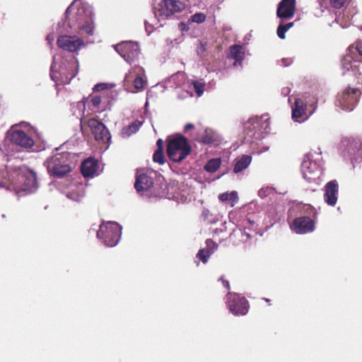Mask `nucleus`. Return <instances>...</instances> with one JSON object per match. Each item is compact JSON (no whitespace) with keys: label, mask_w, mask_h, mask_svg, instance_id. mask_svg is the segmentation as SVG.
<instances>
[{"label":"nucleus","mask_w":362,"mask_h":362,"mask_svg":"<svg viewBox=\"0 0 362 362\" xmlns=\"http://www.w3.org/2000/svg\"><path fill=\"white\" fill-rule=\"evenodd\" d=\"M65 20L58 23L59 33L68 31V28L76 30L80 35L93 36L95 32L93 8L86 2L74 0L66 8Z\"/></svg>","instance_id":"obj_1"},{"label":"nucleus","mask_w":362,"mask_h":362,"mask_svg":"<svg viewBox=\"0 0 362 362\" xmlns=\"http://www.w3.org/2000/svg\"><path fill=\"white\" fill-rule=\"evenodd\" d=\"M0 188L15 191L18 197L33 194L37 190L36 173L25 165L0 169Z\"/></svg>","instance_id":"obj_2"},{"label":"nucleus","mask_w":362,"mask_h":362,"mask_svg":"<svg viewBox=\"0 0 362 362\" xmlns=\"http://www.w3.org/2000/svg\"><path fill=\"white\" fill-rule=\"evenodd\" d=\"M78 63L77 59L71 57L69 59L59 55L53 57L50 66L51 79L57 85H66L77 75Z\"/></svg>","instance_id":"obj_3"},{"label":"nucleus","mask_w":362,"mask_h":362,"mask_svg":"<svg viewBox=\"0 0 362 362\" xmlns=\"http://www.w3.org/2000/svg\"><path fill=\"white\" fill-rule=\"evenodd\" d=\"M323 165L321 152H310L305 155L301 163L303 178L309 183L320 185L322 181Z\"/></svg>","instance_id":"obj_4"},{"label":"nucleus","mask_w":362,"mask_h":362,"mask_svg":"<svg viewBox=\"0 0 362 362\" xmlns=\"http://www.w3.org/2000/svg\"><path fill=\"white\" fill-rule=\"evenodd\" d=\"M59 148H56L55 153L44 163L49 175L58 178L63 177L72 170L73 155L67 151L59 152Z\"/></svg>","instance_id":"obj_5"},{"label":"nucleus","mask_w":362,"mask_h":362,"mask_svg":"<svg viewBox=\"0 0 362 362\" xmlns=\"http://www.w3.org/2000/svg\"><path fill=\"white\" fill-rule=\"evenodd\" d=\"M90 230L96 232L97 238L107 247L116 246L122 236V227L115 221H103L99 226V229L91 228Z\"/></svg>","instance_id":"obj_6"},{"label":"nucleus","mask_w":362,"mask_h":362,"mask_svg":"<svg viewBox=\"0 0 362 362\" xmlns=\"http://www.w3.org/2000/svg\"><path fill=\"white\" fill-rule=\"evenodd\" d=\"M191 151L187 139L183 136L170 139L167 144L168 156L175 163H180L185 159Z\"/></svg>","instance_id":"obj_7"},{"label":"nucleus","mask_w":362,"mask_h":362,"mask_svg":"<svg viewBox=\"0 0 362 362\" xmlns=\"http://www.w3.org/2000/svg\"><path fill=\"white\" fill-rule=\"evenodd\" d=\"M303 210L305 215L296 218L291 225V229L297 234L311 233L315 228V222L311 218L316 214L315 208L310 204H305Z\"/></svg>","instance_id":"obj_8"},{"label":"nucleus","mask_w":362,"mask_h":362,"mask_svg":"<svg viewBox=\"0 0 362 362\" xmlns=\"http://www.w3.org/2000/svg\"><path fill=\"white\" fill-rule=\"evenodd\" d=\"M362 62V40H359L356 47L350 46L346 54L341 60V68L344 70L343 74L351 71L354 74H356L358 71V62Z\"/></svg>","instance_id":"obj_9"},{"label":"nucleus","mask_w":362,"mask_h":362,"mask_svg":"<svg viewBox=\"0 0 362 362\" xmlns=\"http://www.w3.org/2000/svg\"><path fill=\"white\" fill-rule=\"evenodd\" d=\"M185 8V4L179 0H163L158 8H153L154 17L157 21H160L168 18L175 13L181 12Z\"/></svg>","instance_id":"obj_10"},{"label":"nucleus","mask_w":362,"mask_h":362,"mask_svg":"<svg viewBox=\"0 0 362 362\" xmlns=\"http://www.w3.org/2000/svg\"><path fill=\"white\" fill-rule=\"evenodd\" d=\"M115 50L129 64L137 61L141 54L139 44L126 41L112 45Z\"/></svg>","instance_id":"obj_11"},{"label":"nucleus","mask_w":362,"mask_h":362,"mask_svg":"<svg viewBox=\"0 0 362 362\" xmlns=\"http://www.w3.org/2000/svg\"><path fill=\"white\" fill-rule=\"evenodd\" d=\"M362 94L359 88H346L337 96V105L345 111H352L356 105L358 97Z\"/></svg>","instance_id":"obj_12"},{"label":"nucleus","mask_w":362,"mask_h":362,"mask_svg":"<svg viewBox=\"0 0 362 362\" xmlns=\"http://www.w3.org/2000/svg\"><path fill=\"white\" fill-rule=\"evenodd\" d=\"M226 303L230 312L234 315H245L248 313L250 308L248 301L238 293L228 292Z\"/></svg>","instance_id":"obj_13"},{"label":"nucleus","mask_w":362,"mask_h":362,"mask_svg":"<svg viewBox=\"0 0 362 362\" xmlns=\"http://www.w3.org/2000/svg\"><path fill=\"white\" fill-rule=\"evenodd\" d=\"M88 125L95 139L102 144H107V146L111 143V134L106 126L95 118H90L88 121Z\"/></svg>","instance_id":"obj_14"},{"label":"nucleus","mask_w":362,"mask_h":362,"mask_svg":"<svg viewBox=\"0 0 362 362\" xmlns=\"http://www.w3.org/2000/svg\"><path fill=\"white\" fill-rule=\"evenodd\" d=\"M57 45L63 50L74 52L83 47L85 43L76 35H61L57 39Z\"/></svg>","instance_id":"obj_15"},{"label":"nucleus","mask_w":362,"mask_h":362,"mask_svg":"<svg viewBox=\"0 0 362 362\" xmlns=\"http://www.w3.org/2000/svg\"><path fill=\"white\" fill-rule=\"evenodd\" d=\"M338 194L339 184L336 180H332L325 185L323 198L327 205L334 206L338 200Z\"/></svg>","instance_id":"obj_16"},{"label":"nucleus","mask_w":362,"mask_h":362,"mask_svg":"<svg viewBox=\"0 0 362 362\" xmlns=\"http://www.w3.org/2000/svg\"><path fill=\"white\" fill-rule=\"evenodd\" d=\"M9 139L12 145H16L25 148H31L34 141L31 137L22 130H16L10 133Z\"/></svg>","instance_id":"obj_17"},{"label":"nucleus","mask_w":362,"mask_h":362,"mask_svg":"<svg viewBox=\"0 0 362 362\" xmlns=\"http://www.w3.org/2000/svg\"><path fill=\"white\" fill-rule=\"evenodd\" d=\"M153 185V179L146 173H141L136 176L134 187L141 195L149 196L148 192Z\"/></svg>","instance_id":"obj_18"},{"label":"nucleus","mask_w":362,"mask_h":362,"mask_svg":"<svg viewBox=\"0 0 362 362\" xmlns=\"http://www.w3.org/2000/svg\"><path fill=\"white\" fill-rule=\"evenodd\" d=\"M295 8L296 0H281L278 4L276 16L279 18H291Z\"/></svg>","instance_id":"obj_19"},{"label":"nucleus","mask_w":362,"mask_h":362,"mask_svg":"<svg viewBox=\"0 0 362 362\" xmlns=\"http://www.w3.org/2000/svg\"><path fill=\"white\" fill-rule=\"evenodd\" d=\"M144 75V69L139 66H135L132 70L125 75L124 81L130 82L133 80L134 86L136 89H141L144 87L145 81L143 78Z\"/></svg>","instance_id":"obj_20"},{"label":"nucleus","mask_w":362,"mask_h":362,"mask_svg":"<svg viewBox=\"0 0 362 362\" xmlns=\"http://www.w3.org/2000/svg\"><path fill=\"white\" fill-rule=\"evenodd\" d=\"M306 110V104L303 102V100L300 98H296L294 106L292 107V119L294 122H302L306 120L308 118V116H306L305 118L303 119H300L305 115Z\"/></svg>","instance_id":"obj_21"},{"label":"nucleus","mask_w":362,"mask_h":362,"mask_svg":"<svg viewBox=\"0 0 362 362\" xmlns=\"http://www.w3.org/2000/svg\"><path fill=\"white\" fill-rule=\"evenodd\" d=\"M227 57L228 59L234 60V66H242L243 61L245 59V52H243V47L238 45H232L229 49Z\"/></svg>","instance_id":"obj_22"},{"label":"nucleus","mask_w":362,"mask_h":362,"mask_svg":"<svg viewBox=\"0 0 362 362\" xmlns=\"http://www.w3.org/2000/svg\"><path fill=\"white\" fill-rule=\"evenodd\" d=\"M206 248L199 250L197 254V257L199 258L204 264H206L208 262L209 257L218 247V245L211 239L206 240Z\"/></svg>","instance_id":"obj_23"},{"label":"nucleus","mask_w":362,"mask_h":362,"mask_svg":"<svg viewBox=\"0 0 362 362\" xmlns=\"http://www.w3.org/2000/svg\"><path fill=\"white\" fill-rule=\"evenodd\" d=\"M98 163L96 160L88 158L81 163V170L86 177H93L97 172Z\"/></svg>","instance_id":"obj_24"},{"label":"nucleus","mask_w":362,"mask_h":362,"mask_svg":"<svg viewBox=\"0 0 362 362\" xmlns=\"http://www.w3.org/2000/svg\"><path fill=\"white\" fill-rule=\"evenodd\" d=\"M85 187L82 184H78L66 193V197L76 202H80L85 197Z\"/></svg>","instance_id":"obj_25"},{"label":"nucleus","mask_w":362,"mask_h":362,"mask_svg":"<svg viewBox=\"0 0 362 362\" xmlns=\"http://www.w3.org/2000/svg\"><path fill=\"white\" fill-rule=\"evenodd\" d=\"M252 162V156L250 155H243L238 157L235 160L233 172L238 174L248 168Z\"/></svg>","instance_id":"obj_26"},{"label":"nucleus","mask_w":362,"mask_h":362,"mask_svg":"<svg viewBox=\"0 0 362 362\" xmlns=\"http://www.w3.org/2000/svg\"><path fill=\"white\" fill-rule=\"evenodd\" d=\"M344 146H346L344 154L355 161V157H357V149L358 144L354 139H349L343 141Z\"/></svg>","instance_id":"obj_27"},{"label":"nucleus","mask_w":362,"mask_h":362,"mask_svg":"<svg viewBox=\"0 0 362 362\" xmlns=\"http://www.w3.org/2000/svg\"><path fill=\"white\" fill-rule=\"evenodd\" d=\"M142 125V122L139 121H135L132 124L124 127L121 131V136L123 138H128L133 134H135L139 131V128Z\"/></svg>","instance_id":"obj_28"},{"label":"nucleus","mask_w":362,"mask_h":362,"mask_svg":"<svg viewBox=\"0 0 362 362\" xmlns=\"http://www.w3.org/2000/svg\"><path fill=\"white\" fill-rule=\"evenodd\" d=\"M218 199L222 202H230L231 205L234 206L238 201V193L235 191L224 192L218 195Z\"/></svg>","instance_id":"obj_29"},{"label":"nucleus","mask_w":362,"mask_h":362,"mask_svg":"<svg viewBox=\"0 0 362 362\" xmlns=\"http://www.w3.org/2000/svg\"><path fill=\"white\" fill-rule=\"evenodd\" d=\"M201 140L204 144H213L218 141V136L214 131L206 129Z\"/></svg>","instance_id":"obj_30"},{"label":"nucleus","mask_w":362,"mask_h":362,"mask_svg":"<svg viewBox=\"0 0 362 362\" xmlns=\"http://www.w3.org/2000/svg\"><path fill=\"white\" fill-rule=\"evenodd\" d=\"M221 164V158L210 159L204 165V170L209 173L216 172Z\"/></svg>","instance_id":"obj_31"},{"label":"nucleus","mask_w":362,"mask_h":362,"mask_svg":"<svg viewBox=\"0 0 362 362\" xmlns=\"http://www.w3.org/2000/svg\"><path fill=\"white\" fill-rule=\"evenodd\" d=\"M187 86L191 88L192 87L195 90L198 97H200L204 93V83L199 81H188Z\"/></svg>","instance_id":"obj_32"},{"label":"nucleus","mask_w":362,"mask_h":362,"mask_svg":"<svg viewBox=\"0 0 362 362\" xmlns=\"http://www.w3.org/2000/svg\"><path fill=\"white\" fill-rule=\"evenodd\" d=\"M114 92L112 90H107L102 93L100 95H94L91 98L90 102L94 107H98L100 104L102 103V98L105 96L112 97Z\"/></svg>","instance_id":"obj_33"},{"label":"nucleus","mask_w":362,"mask_h":362,"mask_svg":"<svg viewBox=\"0 0 362 362\" xmlns=\"http://www.w3.org/2000/svg\"><path fill=\"white\" fill-rule=\"evenodd\" d=\"M251 228L250 227L245 226L243 229L239 228L237 230H233V233L230 234V236H232L233 234L239 233L241 235V241L243 243H245L249 239H250L252 237L249 232Z\"/></svg>","instance_id":"obj_34"},{"label":"nucleus","mask_w":362,"mask_h":362,"mask_svg":"<svg viewBox=\"0 0 362 362\" xmlns=\"http://www.w3.org/2000/svg\"><path fill=\"white\" fill-rule=\"evenodd\" d=\"M293 26V23H288L284 25H279L277 28V35L280 39H285L286 33Z\"/></svg>","instance_id":"obj_35"},{"label":"nucleus","mask_w":362,"mask_h":362,"mask_svg":"<svg viewBox=\"0 0 362 362\" xmlns=\"http://www.w3.org/2000/svg\"><path fill=\"white\" fill-rule=\"evenodd\" d=\"M153 161L162 165L165 163V157L163 156V151H156L153 156Z\"/></svg>","instance_id":"obj_36"},{"label":"nucleus","mask_w":362,"mask_h":362,"mask_svg":"<svg viewBox=\"0 0 362 362\" xmlns=\"http://www.w3.org/2000/svg\"><path fill=\"white\" fill-rule=\"evenodd\" d=\"M190 20L194 23H202L205 21L206 15L203 13H196L191 16Z\"/></svg>","instance_id":"obj_37"},{"label":"nucleus","mask_w":362,"mask_h":362,"mask_svg":"<svg viewBox=\"0 0 362 362\" xmlns=\"http://www.w3.org/2000/svg\"><path fill=\"white\" fill-rule=\"evenodd\" d=\"M273 188L269 187H262L258 191V196L263 199L268 197L270 194L273 193Z\"/></svg>","instance_id":"obj_38"},{"label":"nucleus","mask_w":362,"mask_h":362,"mask_svg":"<svg viewBox=\"0 0 362 362\" xmlns=\"http://www.w3.org/2000/svg\"><path fill=\"white\" fill-rule=\"evenodd\" d=\"M202 216L209 223H214L216 221L215 218L212 217V214L209 209H204L203 210Z\"/></svg>","instance_id":"obj_39"},{"label":"nucleus","mask_w":362,"mask_h":362,"mask_svg":"<svg viewBox=\"0 0 362 362\" xmlns=\"http://www.w3.org/2000/svg\"><path fill=\"white\" fill-rule=\"evenodd\" d=\"M158 22L159 21H158L155 25H153V24L149 23V22L148 21H145V22H144L145 29H146V33H148V35H150L152 33L153 28L157 27V24Z\"/></svg>","instance_id":"obj_40"},{"label":"nucleus","mask_w":362,"mask_h":362,"mask_svg":"<svg viewBox=\"0 0 362 362\" xmlns=\"http://www.w3.org/2000/svg\"><path fill=\"white\" fill-rule=\"evenodd\" d=\"M346 0H330L332 6L335 8H341Z\"/></svg>","instance_id":"obj_41"},{"label":"nucleus","mask_w":362,"mask_h":362,"mask_svg":"<svg viewBox=\"0 0 362 362\" xmlns=\"http://www.w3.org/2000/svg\"><path fill=\"white\" fill-rule=\"evenodd\" d=\"M362 160V143H361L357 149V157H355L356 162H361Z\"/></svg>","instance_id":"obj_42"},{"label":"nucleus","mask_w":362,"mask_h":362,"mask_svg":"<svg viewBox=\"0 0 362 362\" xmlns=\"http://www.w3.org/2000/svg\"><path fill=\"white\" fill-rule=\"evenodd\" d=\"M105 89H107V84H105V83H98V84L95 85L94 87L93 88V90L94 92L100 91L101 90H105Z\"/></svg>","instance_id":"obj_43"},{"label":"nucleus","mask_w":362,"mask_h":362,"mask_svg":"<svg viewBox=\"0 0 362 362\" xmlns=\"http://www.w3.org/2000/svg\"><path fill=\"white\" fill-rule=\"evenodd\" d=\"M292 62L293 60L290 58H283L281 59V65L284 66H288Z\"/></svg>","instance_id":"obj_44"},{"label":"nucleus","mask_w":362,"mask_h":362,"mask_svg":"<svg viewBox=\"0 0 362 362\" xmlns=\"http://www.w3.org/2000/svg\"><path fill=\"white\" fill-rule=\"evenodd\" d=\"M163 141L161 139H159L157 140L156 145H157V151H163Z\"/></svg>","instance_id":"obj_45"},{"label":"nucleus","mask_w":362,"mask_h":362,"mask_svg":"<svg viewBox=\"0 0 362 362\" xmlns=\"http://www.w3.org/2000/svg\"><path fill=\"white\" fill-rule=\"evenodd\" d=\"M168 199H173L177 202H182L183 201V199L182 198H180L179 197V194H172L171 197H168Z\"/></svg>","instance_id":"obj_46"},{"label":"nucleus","mask_w":362,"mask_h":362,"mask_svg":"<svg viewBox=\"0 0 362 362\" xmlns=\"http://www.w3.org/2000/svg\"><path fill=\"white\" fill-rule=\"evenodd\" d=\"M218 281H222V284H223V287H225L227 289H230V284H229V281H227V280H224L223 279V277H221Z\"/></svg>","instance_id":"obj_47"},{"label":"nucleus","mask_w":362,"mask_h":362,"mask_svg":"<svg viewBox=\"0 0 362 362\" xmlns=\"http://www.w3.org/2000/svg\"><path fill=\"white\" fill-rule=\"evenodd\" d=\"M48 44L49 45H52V43L53 42V41L54 40V34H49L47 36V38H46Z\"/></svg>","instance_id":"obj_48"},{"label":"nucleus","mask_w":362,"mask_h":362,"mask_svg":"<svg viewBox=\"0 0 362 362\" xmlns=\"http://www.w3.org/2000/svg\"><path fill=\"white\" fill-rule=\"evenodd\" d=\"M194 127V124H192L191 123H188L185 125L184 131H185V132H187V131L192 129Z\"/></svg>","instance_id":"obj_49"},{"label":"nucleus","mask_w":362,"mask_h":362,"mask_svg":"<svg viewBox=\"0 0 362 362\" xmlns=\"http://www.w3.org/2000/svg\"><path fill=\"white\" fill-rule=\"evenodd\" d=\"M290 93V88L288 87L283 88L281 90V93L284 96H287Z\"/></svg>","instance_id":"obj_50"},{"label":"nucleus","mask_w":362,"mask_h":362,"mask_svg":"<svg viewBox=\"0 0 362 362\" xmlns=\"http://www.w3.org/2000/svg\"><path fill=\"white\" fill-rule=\"evenodd\" d=\"M247 223H249L251 226H253L255 225V221L254 220H251L250 218H247L246 220Z\"/></svg>","instance_id":"obj_51"},{"label":"nucleus","mask_w":362,"mask_h":362,"mask_svg":"<svg viewBox=\"0 0 362 362\" xmlns=\"http://www.w3.org/2000/svg\"><path fill=\"white\" fill-rule=\"evenodd\" d=\"M179 28H180L182 30H184L187 29V28H186V25H185V23H183V22H181V23H179Z\"/></svg>","instance_id":"obj_52"},{"label":"nucleus","mask_w":362,"mask_h":362,"mask_svg":"<svg viewBox=\"0 0 362 362\" xmlns=\"http://www.w3.org/2000/svg\"><path fill=\"white\" fill-rule=\"evenodd\" d=\"M11 160L12 159L10 158V156L8 155L4 156V160L6 161L7 163L11 162Z\"/></svg>","instance_id":"obj_53"},{"label":"nucleus","mask_w":362,"mask_h":362,"mask_svg":"<svg viewBox=\"0 0 362 362\" xmlns=\"http://www.w3.org/2000/svg\"><path fill=\"white\" fill-rule=\"evenodd\" d=\"M226 226H224V227H223V228H219V229H218V228H216V229L215 230V233H221V232H223V231L226 230Z\"/></svg>","instance_id":"obj_54"},{"label":"nucleus","mask_w":362,"mask_h":362,"mask_svg":"<svg viewBox=\"0 0 362 362\" xmlns=\"http://www.w3.org/2000/svg\"><path fill=\"white\" fill-rule=\"evenodd\" d=\"M194 5H197L200 2V0H192Z\"/></svg>","instance_id":"obj_55"},{"label":"nucleus","mask_w":362,"mask_h":362,"mask_svg":"<svg viewBox=\"0 0 362 362\" xmlns=\"http://www.w3.org/2000/svg\"><path fill=\"white\" fill-rule=\"evenodd\" d=\"M187 95H189L190 97H192V95H193V94H192V92L191 90H187Z\"/></svg>","instance_id":"obj_56"},{"label":"nucleus","mask_w":362,"mask_h":362,"mask_svg":"<svg viewBox=\"0 0 362 362\" xmlns=\"http://www.w3.org/2000/svg\"><path fill=\"white\" fill-rule=\"evenodd\" d=\"M264 300L266 302H269V298H264Z\"/></svg>","instance_id":"obj_57"},{"label":"nucleus","mask_w":362,"mask_h":362,"mask_svg":"<svg viewBox=\"0 0 362 362\" xmlns=\"http://www.w3.org/2000/svg\"><path fill=\"white\" fill-rule=\"evenodd\" d=\"M86 43H93V41H87Z\"/></svg>","instance_id":"obj_58"},{"label":"nucleus","mask_w":362,"mask_h":362,"mask_svg":"<svg viewBox=\"0 0 362 362\" xmlns=\"http://www.w3.org/2000/svg\"><path fill=\"white\" fill-rule=\"evenodd\" d=\"M170 189H173V187H171V188H168V193H169V194H170Z\"/></svg>","instance_id":"obj_59"},{"label":"nucleus","mask_w":362,"mask_h":362,"mask_svg":"<svg viewBox=\"0 0 362 362\" xmlns=\"http://www.w3.org/2000/svg\"><path fill=\"white\" fill-rule=\"evenodd\" d=\"M210 248H214V246H213V245H211V247H210Z\"/></svg>","instance_id":"obj_60"}]
</instances>
